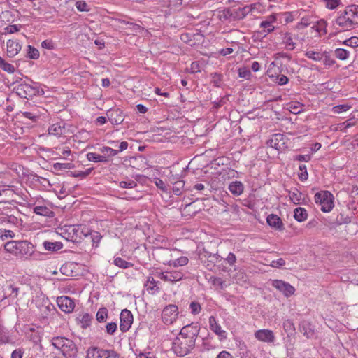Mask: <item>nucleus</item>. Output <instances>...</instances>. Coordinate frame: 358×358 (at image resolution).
<instances>
[{"mask_svg":"<svg viewBox=\"0 0 358 358\" xmlns=\"http://www.w3.org/2000/svg\"><path fill=\"white\" fill-rule=\"evenodd\" d=\"M199 331L200 326L197 322L184 326L173 342V352L180 357L187 355L194 348Z\"/></svg>","mask_w":358,"mask_h":358,"instance_id":"1","label":"nucleus"},{"mask_svg":"<svg viewBox=\"0 0 358 358\" xmlns=\"http://www.w3.org/2000/svg\"><path fill=\"white\" fill-rule=\"evenodd\" d=\"M52 345L59 350L65 357H76L78 348L72 340L65 337L57 336L52 339Z\"/></svg>","mask_w":358,"mask_h":358,"instance_id":"2","label":"nucleus"},{"mask_svg":"<svg viewBox=\"0 0 358 358\" xmlns=\"http://www.w3.org/2000/svg\"><path fill=\"white\" fill-rule=\"evenodd\" d=\"M314 199L315 203L321 206L322 211L327 213L333 208V195L329 191H321L316 193Z\"/></svg>","mask_w":358,"mask_h":358,"instance_id":"3","label":"nucleus"},{"mask_svg":"<svg viewBox=\"0 0 358 358\" xmlns=\"http://www.w3.org/2000/svg\"><path fill=\"white\" fill-rule=\"evenodd\" d=\"M199 259L208 270L212 271L215 265L222 260V257L217 253H210L204 250L199 254Z\"/></svg>","mask_w":358,"mask_h":358,"instance_id":"4","label":"nucleus"},{"mask_svg":"<svg viewBox=\"0 0 358 358\" xmlns=\"http://www.w3.org/2000/svg\"><path fill=\"white\" fill-rule=\"evenodd\" d=\"M64 234H66V238L73 242H78L83 236L87 237L88 236V233L85 232L81 226L79 225L66 226Z\"/></svg>","mask_w":358,"mask_h":358,"instance_id":"5","label":"nucleus"},{"mask_svg":"<svg viewBox=\"0 0 358 358\" xmlns=\"http://www.w3.org/2000/svg\"><path fill=\"white\" fill-rule=\"evenodd\" d=\"M178 313V308L177 306L173 304L166 306L162 310V321L166 324H171L177 319Z\"/></svg>","mask_w":358,"mask_h":358,"instance_id":"6","label":"nucleus"},{"mask_svg":"<svg viewBox=\"0 0 358 358\" xmlns=\"http://www.w3.org/2000/svg\"><path fill=\"white\" fill-rule=\"evenodd\" d=\"M271 285L287 297L294 294L295 292V288L293 286L281 280H273L271 282Z\"/></svg>","mask_w":358,"mask_h":358,"instance_id":"7","label":"nucleus"},{"mask_svg":"<svg viewBox=\"0 0 358 358\" xmlns=\"http://www.w3.org/2000/svg\"><path fill=\"white\" fill-rule=\"evenodd\" d=\"M120 329L122 332L127 331L132 323H133V315L127 309H124L122 310L120 316Z\"/></svg>","mask_w":358,"mask_h":358,"instance_id":"8","label":"nucleus"},{"mask_svg":"<svg viewBox=\"0 0 358 358\" xmlns=\"http://www.w3.org/2000/svg\"><path fill=\"white\" fill-rule=\"evenodd\" d=\"M17 256H20L21 257H30L34 253V245L27 241H22L18 243V249H17Z\"/></svg>","mask_w":358,"mask_h":358,"instance_id":"9","label":"nucleus"},{"mask_svg":"<svg viewBox=\"0 0 358 358\" xmlns=\"http://www.w3.org/2000/svg\"><path fill=\"white\" fill-rule=\"evenodd\" d=\"M17 93L22 98L31 97L38 92V90L29 84L21 83L15 87Z\"/></svg>","mask_w":358,"mask_h":358,"instance_id":"10","label":"nucleus"},{"mask_svg":"<svg viewBox=\"0 0 358 358\" xmlns=\"http://www.w3.org/2000/svg\"><path fill=\"white\" fill-rule=\"evenodd\" d=\"M57 303L61 310L66 313H71L75 308L74 301L69 296H62L58 297Z\"/></svg>","mask_w":358,"mask_h":358,"instance_id":"11","label":"nucleus"},{"mask_svg":"<svg viewBox=\"0 0 358 358\" xmlns=\"http://www.w3.org/2000/svg\"><path fill=\"white\" fill-rule=\"evenodd\" d=\"M107 117L113 124H120L124 120L122 111L120 108H112L107 111Z\"/></svg>","mask_w":358,"mask_h":358,"instance_id":"12","label":"nucleus"},{"mask_svg":"<svg viewBox=\"0 0 358 358\" xmlns=\"http://www.w3.org/2000/svg\"><path fill=\"white\" fill-rule=\"evenodd\" d=\"M335 24L341 27V30H338V32L348 31L354 27L350 20H349V17H347L342 12L333 22V25L334 26Z\"/></svg>","mask_w":358,"mask_h":358,"instance_id":"13","label":"nucleus"},{"mask_svg":"<svg viewBox=\"0 0 358 358\" xmlns=\"http://www.w3.org/2000/svg\"><path fill=\"white\" fill-rule=\"evenodd\" d=\"M255 337L262 342L273 343L275 341L274 334L269 329L257 330L255 333Z\"/></svg>","mask_w":358,"mask_h":358,"instance_id":"14","label":"nucleus"},{"mask_svg":"<svg viewBox=\"0 0 358 358\" xmlns=\"http://www.w3.org/2000/svg\"><path fill=\"white\" fill-rule=\"evenodd\" d=\"M342 13L347 17H349V20H350L353 26L358 24V6H349Z\"/></svg>","mask_w":358,"mask_h":358,"instance_id":"15","label":"nucleus"},{"mask_svg":"<svg viewBox=\"0 0 358 358\" xmlns=\"http://www.w3.org/2000/svg\"><path fill=\"white\" fill-rule=\"evenodd\" d=\"M299 330L307 338H313L315 337V329L308 321H303L301 322Z\"/></svg>","mask_w":358,"mask_h":358,"instance_id":"16","label":"nucleus"},{"mask_svg":"<svg viewBox=\"0 0 358 358\" xmlns=\"http://www.w3.org/2000/svg\"><path fill=\"white\" fill-rule=\"evenodd\" d=\"M280 142H282V145L285 143L284 135L282 134H275L272 136L271 138L267 141L266 144L268 146L280 150L281 149Z\"/></svg>","mask_w":358,"mask_h":358,"instance_id":"17","label":"nucleus"},{"mask_svg":"<svg viewBox=\"0 0 358 358\" xmlns=\"http://www.w3.org/2000/svg\"><path fill=\"white\" fill-rule=\"evenodd\" d=\"M210 329L222 338H226V332L222 330L220 325L217 324L214 316L209 317Z\"/></svg>","mask_w":358,"mask_h":358,"instance_id":"18","label":"nucleus"},{"mask_svg":"<svg viewBox=\"0 0 358 358\" xmlns=\"http://www.w3.org/2000/svg\"><path fill=\"white\" fill-rule=\"evenodd\" d=\"M252 8L249 6L233 9L230 12V16L234 20H241L244 18L250 11Z\"/></svg>","mask_w":358,"mask_h":358,"instance_id":"19","label":"nucleus"},{"mask_svg":"<svg viewBox=\"0 0 358 358\" xmlns=\"http://www.w3.org/2000/svg\"><path fill=\"white\" fill-rule=\"evenodd\" d=\"M266 221L268 224L271 227H273L278 230H282L284 229L282 220L276 215H269L267 217Z\"/></svg>","mask_w":358,"mask_h":358,"instance_id":"20","label":"nucleus"},{"mask_svg":"<svg viewBox=\"0 0 358 358\" xmlns=\"http://www.w3.org/2000/svg\"><path fill=\"white\" fill-rule=\"evenodd\" d=\"M7 54L9 57H13L15 56L21 50V45L17 41L8 40L6 43Z\"/></svg>","mask_w":358,"mask_h":358,"instance_id":"21","label":"nucleus"},{"mask_svg":"<svg viewBox=\"0 0 358 358\" xmlns=\"http://www.w3.org/2000/svg\"><path fill=\"white\" fill-rule=\"evenodd\" d=\"M106 350L91 347L87 351V358H106Z\"/></svg>","mask_w":358,"mask_h":358,"instance_id":"22","label":"nucleus"},{"mask_svg":"<svg viewBox=\"0 0 358 358\" xmlns=\"http://www.w3.org/2000/svg\"><path fill=\"white\" fill-rule=\"evenodd\" d=\"M244 186L240 181H234L229 184V190L231 194L239 196L243 192Z\"/></svg>","mask_w":358,"mask_h":358,"instance_id":"23","label":"nucleus"},{"mask_svg":"<svg viewBox=\"0 0 358 358\" xmlns=\"http://www.w3.org/2000/svg\"><path fill=\"white\" fill-rule=\"evenodd\" d=\"M294 217L299 222H303L308 218L307 210L301 207H298L294 210Z\"/></svg>","mask_w":358,"mask_h":358,"instance_id":"24","label":"nucleus"},{"mask_svg":"<svg viewBox=\"0 0 358 358\" xmlns=\"http://www.w3.org/2000/svg\"><path fill=\"white\" fill-rule=\"evenodd\" d=\"M282 43L288 50H293L296 48V43L294 42V38L290 33H285L284 34Z\"/></svg>","mask_w":358,"mask_h":358,"instance_id":"25","label":"nucleus"},{"mask_svg":"<svg viewBox=\"0 0 358 358\" xmlns=\"http://www.w3.org/2000/svg\"><path fill=\"white\" fill-rule=\"evenodd\" d=\"M34 213L37 215L46 216V217H52L53 215V212L50 210L48 207L44 206H37L34 208Z\"/></svg>","mask_w":358,"mask_h":358,"instance_id":"26","label":"nucleus"},{"mask_svg":"<svg viewBox=\"0 0 358 358\" xmlns=\"http://www.w3.org/2000/svg\"><path fill=\"white\" fill-rule=\"evenodd\" d=\"M87 158L89 161L94 162H104L106 163L108 162V159H106V157L103 156V155H98L95 152H89L87 154Z\"/></svg>","mask_w":358,"mask_h":358,"instance_id":"27","label":"nucleus"},{"mask_svg":"<svg viewBox=\"0 0 358 358\" xmlns=\"http://www.w3.org/2000/svg\"><path fill=\"white\" fill-rule=\"evenodd\" d=\"M305 55L308 59L315 62H321L323 59V52L318 51L307 50L305 52Z\"/></svg>","mask_w":358,"mask_h":358,"instance_id":"28","label":"nucleus"},{"mask_svg":"<svg viewBox=\"0 0 358 358\" xmlns=\"http://www.w3.org/2000/svg\"><path fill=\"white\" fill-rule=\"evenodd\" d=\"M18 243H19V241H11L7 242L4 245L5 250L10 253H13L17 256V252L18 250H17L18 249Z\"/></svg>","mask_w":358,"mask_h":358,"instance_id":"29","label":"nucleus"},{"mask_svg":"<svg viewBox=\"0 0 358 358\" xmlns=\"http://www.w3.org/2000/svg\"><path fill=\"white\" fill-rule=\"evenodd\" d=\"M236 283L243 285L248 281V276L243 271L239 270L233 277Z\"/></svg>","mask_w":358,"mask_h":358,"instance_id":"30","label":"nucleus"},{"mask_svg":"<svg viewBox=\"0 0 358 358\" xmlns=\"http://www.w3.org/2000/svg\"><path fill=\"white\" fill-rule=\"evenodd\" d=\"M44 248L47 250L57 251L62 248L63 245L60 242H49L45 241L43 243Z\"/></svg>","mask_w":358,"mask_h":358,"instance_id":"31","label":"nucleus"},{"mask_svg":"<svg viewBox=\"0 0 358 358\" xmlns=\"http://www.w3.org/2000/svg\"><path fill=\"white\" fill-rule=\"evenodd\" d=\"M64 128V125L62 126L59 123L53 124L49 127L48 133L51 135L60 136L63 133Z\"/></svg>","mask_w":358,"mask_h":358,"instance_id":"32","label":"nucleus"},{"mask_svg":"<svg viewBox=\"0 0 358 358\" xmlns=\"http://www.w3.org/2000/svg\"><path fill=\"white\" fill-rule=\"evenodd\" d=\"M169 282H175L182 279L184 274L180 271H168Z\"/></svg>","mask_w":358,"mask_h":358,"instance_id":"33","label":"nucleus"},{"mask_svg":"<svg viewBox=\"0 0 358 358\" xmlns=\"http://www.w3.org/2000/svg\"><path fill=\"white\" fill-rule=\"evenodd\" d=\"M101 152L103 154V156L106 157V159L109 160V158L117 155L118 151L117 150L113 149L110 147L103 146L100 148Z\"/></svg>","mask_w":358,"mask_h":358,"instance_id":"34","label":"nucleus"},{"mask_svg":"<svg viewBox=\"0 0 358 358\" xmlns=\"http://www.w3.org/2000/svg\"><path fill=\"white\" fill-rule=\"evenodd\" d=\"M92 320H93L92 315H90L89 313L83 314L80 320L81 327L83 329H86L88 327H90Z\"/></svg>","mask_w":358,"mask_h":358,"instance_id":"35","label":"nucleus"},{"mask_svg":"<svg viewBox=\"0 0 358 358\" xmlns=\"http://www.w3.org/2000/svg\"><path fill=\"white\" fill-rule=\"evenodd\" d=\"M269 18L271 19L270 21L265 20V21L262 22L260 24V27L262 28L266 29V32L268 34L271 33V31H273L274 30V26L272 24V22L275 20V17L274 16H270Z\"/></svg>","mask_w":358,"mask_h":358,"instance_id":"36","label":"nucleus"},{"mask_svg":"<svg viewBox=\"0 0 358 358\" xmlns=\"http://www.w3.org/2000/svg\"><path fill=\"white\" fill-rule=\"evenodd\" d=\"M188 262L189 259L187 257L182 256L178 258L177 259L171 261L169 262V265L173 266V267L182 266L187 265L188 264Z\"/></svg>","mask_w":358,"mask_h":358,"instance_id":"37","label":"nucleus"},{"mask_svg":"<svg viewBox=\"0 0 358 358\" xmlns=\"http://www.w3.org/2000/svg\"><path fill=\"white\" fill-rule=\"evenodd\" d=\"M114 264L122 268H128L129 267L133 266V264L131 262H128L121 257H116L114 259Z\"/></svg>","mask_w":358,"mask_h":358,"instance_id":"38","label":"nucleus"},{"mask_svg":"<svg viewBox=\"0 0 358 358\" xmlns=\"http://www.w3.org/2000/svg\"><path fill=\"white\" fill-rule=\"evenodd\" d=\"M0 67L5 71L12 73L15 69L11 64L7 63L2 57H0Z\"/></svg>","mask_w":358,"mask_h":358,"instance_id":"39","label":"nucleus"},{"mask_svg":"<svg viewBox=\"0 0 358 358\" xmlns=\"http://www.w3.org/2000/svg\"><path fill=\"white\" fill-rule=\"evenodd\" d=\"M108 317V310L106 308H101L99 309L96 317L99 322H103Z\"/></svg>","mask_w":358,"mask_h":358,"instance_id":"40","label":"nucleus"},{"mask_svg":"<svg viewBox=\"0 0 358 358\" xmlns=\"http://www.w3.org/2000/svg\"><path fill=\"white\" fill-rule=\"evenodd\" d=\"M289 197L294 204H299L302 200L303 194L299 191L296 190L289 194Z\"/></svg>","mask_w":358,"mask_h":358,"instance_id":"41","label":"nucleus"},{"mask_svg":"<svg viewBox=\"0 0 358 358\" xmlns=\"http://www.w3.org/2000/svg\"><path fill=\"white\" fill-rule=\"evenodd\" d=\"M349 55H350V52L345 49L337 48L335 50L336 57L341 60L347 59L349 57Z\"/></svg>","mask_w":358,"mask_h":358,"instance_id":"42","label":"nucleus"},{"mask_svg":"<svg viewBox=\"0 0 358 358\" xmlns=\"http://www.w3.org/2000/svg\"><path fill=\"white\" fill-rule=\"evenodd\" d=\"M351 222V219L348 215H345L344 213H340L337 215L336 219V224L337 225H341L344 224H348Z\"/></svg>","mask_w":358,"mask_h":358,"instance_id":"43","label":"nucleus"},{"mask_svg":"<svg viewBox=\"0 0 358 358\" xmlns=\"http://www.w3.org/2000/svg\"><path fill=\"white\" fill-rule=\"evenodd\" d=\"M210 281L214 287H218L220 289L225 288V282L218 277H211Z\"/></svg>","mask_w":358,"mask_h":358,"instance_id":"44","label":"nucleus"},{"mask_svg":"<svg viewBox=\"0 0 358 358\" xmlns=\"http://www.w3.org/2000/svg\"><path fill=\"white\" fill-rule=\"evenodd\" d=\"M27 57L32 59H36L39 57V51L31 45L27 47Z\"/></svg>","mask_w":358,"mask_h":358,"instance_id":"45","label":"nucleus"},{"mask_svg":"<svg viewBox=\"0 0 358 358\" xmlns=\"http://www.w3.org/2000/svg\"><path fill=\"white\" fill-rule=\"evenodd\" d=\"M324 6L327 8L334 10L341 4V0H324Z\"/></svg>","mask_w":358,"mask_h":358,"instance_id":"46","label":"nucleus"},{"mask_svg":"<svg viewBox=\"0 0 358 358\" xmlns=\"http://www.w3.org/2000/svg\"><path fill=\"white\" fill-rule=\"evenodd\" d=\"M91 237L93 246L97 247L102 236L98 231H91L89 234Z\"/></svg>","mask_w":358,"mask_h":358,"instance_id":"47","label":"nucleus"},{"mask_svg":"<svg viewBox=\"0 0 358 358\" xmlns=\"http://www.w3.org/2000/svg\"><path fill=\"white\" fill-rule=\"evenodd\" d=\"M325 66H332L335 64V60L331 58L328 52H323V59L322 60Z\"/></svg>","mask_w":358,"mask_h":358,"instance_id":"48","label":"nucleus"},{"mask_svg":"<svg viewBox=\"0 0 358 358\" xmlns=\"http://www.w3.org/2000/svg\"><path fill=\"white\" fill-rule=\"evenodd\" d=\"M9 341V336L6 329L0 325V343H6Z\"/></svg>","mask_w":358,"mask_h":358,"instance_id":"49","label":"nucleus"},{"mask_svg":"<svg viewBox=\"0 0 358 358\" xmlns=\"http://www.w3.org/2000/svg\"><path fill=\"white\" fill-rule=\"evenodd\" d=\"M73 166V164L71 163H55L53 165V167L56 171H60L62 169H70Z\"/></svg>","mask_w":358,"mask_h":358,"instance_id":"50","label":"nucleus"},{"mask_svg":"<svg viewBox=\"0 0 358 358\" xmlns=\"http://www.w3.org/2000/svg\"><path fill=\"white\" fill-rule=\"evenodd\" d=\"M189 308L191 310V313L193 315H197L199 314L201 310V307L199 303L196 301H192L191 302L189 305Z\"/></svg>","mask_w":358,"mask_h":358,"instance_id":"51","label":"nucleus"},{"mask_svg":"<svg viewBox=\"0 0 358 358\" xmlns=\"http://www.w3.org/2000/svg\"><path fill=\"white\" fill-rule=\"evenodd\" d=\"M120 187L122 188H134L137 186L136 182L132 180H129L127 181H121L119 184Z\"/></svg>","mask_w":358,"mask_h":358,"instance_id":"52","label":"nucleus"},{"mask_svg":"<svg viewBox=\"0 0 358 358\" xmlns=\"http://www.w3.org/2000/svg\"><path fill=\"white\" fill-rule=\"evenodd\" d=\"M299 169L301 173L299 174V178L301 181L306 180L308 177L306 166L304 164L299 165Z\"/></svg>","mask_w":358,"mask_h":358,"instance_id":"53","label":"nucleus"},{"mask_svg":"<svg viewBox=\"0 0 358 358\" xmlns=\"http://www.w3.org/2000/svg\"><path fill=\"white\" fill-rule=\"evenodd\" d=\"M250 75V71L248 68L243 67L238 69V76L240 78L249 79Z\"/></svg>","mask_w":358,"mask_h":358,"instance_id":"54","label":"nucleus"},{"mask_svg":"<svg viewBox=\"0 0 358 358\" xmlns=\"http://www.w3.org/2000/svg\"><path fill=\"white\" fill-rule=\"evenodd\" d=\"M76 8L81 12L89 11L90 7L84 1H78L76 3Z\"/></svg>","mask_w":358,"mask_h":358,"instance_id":"55","label":"nucleus"},{"mask_svg":"<svg viewBox=\"0 0 358 358\" xmlns=\"http://www.w3.org/2000/svg\"><path fill=\"white\" fill-rule=\"evenodd\" d=\"M343 44L355 48L358 46V37L352 36L349 39H347L343 41Z\"/></svg>","mask_w":358,"mask_h":358,"instance_id":"56","label":"nucleus"},{"mask_svg":"<svg viewBox=\"0 0 358 358\" xmlns=\"http://www.w3.org/2000/svg\"><path fill=\"white\" fill-rule=\"evenodd\" d=\"M22 116L26 118L31 120L33 122H36V120L40 117L38 113H36L34 112H23Z\"/></svg>","mask_w":358,"mask_h":358,"instance_id":"57","label":"nucleus"},{"mask_svg":"<svg viewBox=\"0 0 358 358\" xmlns=\"http://www.w3.org/2000/svg\"><path fill=\"white\" fill-rule=\"evenodd\" d=\"M350 108L348 105H338L333 107L332 110L334 113H340L342 111H347Z\"/></svg>","mask_w":358,"mask_h":358,"instance_id":"58","label":"nucleus"},{"mask_svg":"<svg viewBox=\"0 0 358 358\" xmlns=\"http://www.w3.org/2000/svg\"><path fill=\"white\" fill-rule=\"evenodd\" d=\"M285 265V260L282 258H280L277 260H273L271 263V266L273 268H280Z\"/></svg>","mask_w":358,"mask_h":358,"instance_id":"59","label":"nucleus"},{"mask_svg":"<svg viewBox=\"0 0 358 358\" xmlns=\"http://www.w3.org/2000/svg\"><path fill=\"white\" fill-rule=\"evenodd\" d=\"M289 78L282 74H279L276 77V83L280 85H285L288 83Z\"/></svg>","mask_w":358,"mask_h":358,"instance_id":"60","label":"nucleus"},{"mask_svg":"<svg viewBox=\"0 0 358 358\" xmlns=\"http://www.w3.org/2000/svg\"><path fill=\"white\" fill-rule=\"evenodd\" d=\"M117 327L115 322H110L106 325V331L108 334L113 335L117 330Z\"/></svg>","mask_w":358,"mask_h":358,"instance_id":"61","label":"nucleus"},{"mask_svg":"<svg viewBox=\"0 0 358 358\" xmlns=\"http://www.w3.org/2000/svg\"><path fill=\"white\" fill-rule=\"evenodd\" d=\"M4 30L7 33L14 34L20 31V26L17 24L8 25L4 29Z\"/></svg>","mask_w":358,"mask_h":358,"instance_id":"62","label":"nucleus"},{"mask_svg":"<svg viewBox=\"0 0 358 358\" xmlns=\"http://www.w3.org/2000/svg\"><path fill=\"white\" fill-rule=\"evenodd\" d=\"M1 238L3 240L4 238H13L15 236V233L11 230H4L3 231H0Z\"/></svg>","mask_w":358,"mask_h":358,"instance_id":"63","label":"nucleus"},{"mask_svg":"<svg viewBox=\"0 0 358 358\" xmlns=\"http://www.w3.org/2000/svg\"><path fill=\"white\" fill-rule=\"evenodd\" d=\"M106 358H120V354L113 350H106Z\"/></svg>","mask_w":358,"mask_h":358,"instance_id":"64","label":"nucleus"}]
</instances>
